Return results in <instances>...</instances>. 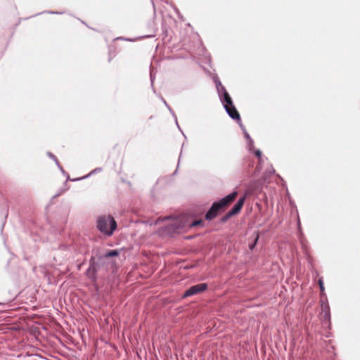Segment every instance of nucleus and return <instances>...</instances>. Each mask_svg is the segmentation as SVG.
Segmentation results:
<instances>
[{"label":"nucleus","instance_id":"obj_1","mask_svg":"<svg viewBox=\"0 0 360 360\" xmlns=\"http://www.w3.org/2000/svg\"><path fill=\"white\" fill-rule=\"evenodd\" d=\"M237 195V192H233L220 200L219 202H214L210 209L206 213L205 219L210 221L214 219L219 212L223 211L236 199Z\"/></svg>","mask_w":360,"mask_h":360},{"label":"nucleus","instance_id":"obj_2","mask_svg":"<svg viewBox=\"0 0 360 360\" xmlns=\"http://www.w3.org/2000/svg\"><path fill=\"white\" fill-rule=\"evenodd\" d=\"M97 227L103 233L110 236L117 228V223L110 215L101 216L97 220Z\"/></svg>","mask_w":360,"mask_h":360},{"label":"nucleus","instance_id":"obj_3","mask_svg":"<svg viewBox=\"0 0 360 360\" xmlns=\"http://www.w3.org/2000/svg\"><path fill=\"white\" fill-rule=\"evenodd\" d=\"M207 288L206 283H199L190 287L184 294V297H190L204 292Z\"/></svg>","mask_w":360,"mask_h":360},{"label":"nucleus","instance_id":"obj_4","mask_svg":"<svg viewBox=\"0 0 360 360\" xmlns=\"http://www.w3.org/2000/svg\"><path fill=\"white\" fill-rule=\"evenodd\" d=\"M224 108L228 112L229 115L233 120H240V114L238 113V110L236 109L235 106L233 105V103L231 105H224Z\"/></svg>","mask_w":360,"mask_h":360},{"label":"nucleus","instance_id":"obj_5","mask_svg":"<svg viewBox=\"0 0 360 360\" xmlns=\"http://www.w3.org/2000/svg\"><path fill=\"white\" fill-rule=\"evenodd\" d=\"M245 200V196L240 198L233 208L229 211L233 215H236L241 210Z\"/></svg>","mask_w":360,"mask_h":360},{"label":"nucleus","instance_id":"obj_6","mask_svg":"<svg viewBox=\"0 0 360 360\" xmlns=\"http://www.w3.org/2000/svg\"><path fill=\"white\" fill-rule=\"evenodd\" d=\"M169 230L175 231L178 229L184 227V225L180 222L179 219H173L169 224Z\"/></svg>","mask_w":360,"mask_h":360},{"label":"nucleus","instance_id":"obj_7","mask_svg":"<svg viewBox=\"0 0 360 360\" xmlns=\"http://www.w3.org/2000/svg\"><path fill=\"white\" fill-rule=\"evenodd\" d=\"M223 101L225 103L224 105H231L233 103L231 98L230 97L229 93L226 92V91L224 93V100H223Z\"/></svg>","mask_w":360,"mask_h":360},{"label":"nucleus","instance_id":"obj_8","mask_svg":"<svg viewBox=\"0 0 360 360\" xmlns=\"http://www.w3.org/2000/svg\"><path fill=\"white\" fill-rule=\"evenodd\" d=\"M119 255V252L116 250H110L108 251L105 255V257H115V256H117Z\"/></svg>","mask_w":360,"mask_h":360},{"label":"nucleus","instance_id":"obj_9","mask_svg":"<svg viewBox=\"0 0 360 360\" xmlns=\"http://www.w3.org/2000/svg\"><path fill=\"white\" fill-rule=\"evenodd\" d=\"M233 215L232 214H231V212L229 211L222 218H221V221L222 222H225L226 221L229 219H230L231 217H233Z\"/></svg>","mask_w":360,"mask_h":360},{"label":"nucleus","instance_id":"obj_10","mask_svg":"<svg viewBox=\"0 0 360 360\" xmlns=\"http://www.w3.org/2000/svg\"><path fill=\"white\" fill-rule=\"evenodd\" d=\"M202 219H199V220H196V221H193L190 226L191 227H194V226H199V225H201L202 224Z\"/></svg>","mask_w":360,"mask_h":360},{"label":"nucleus","instance_id":"obj_11","mask_svg":"<svg viewBox=\"0 0 360 360\" xmlns=\"http://www.w3.org/2000/svg\"><path fill=\"white\" fill-rule=\"evenodd\" d=\"M258 238H259V236H257V237H256V238H255V239L254 243H253L252 244H250V245H249V248H250V250H252V249L255 248V245H256V243H257V240H258Z\"/></svg>","mask_w":360,"mask_h":360},{"label":"nucleus","instance_id":"obj_12","mask_svg":"<svg viewBox=\"0 0 360 360\" xmlns=\"http://www.w3.org/2000/svg\"><path fill=\"white\" fill-rule=\"evenodd\" d=\"M319 284L320 285L321 290L323 291L324 290L323 283V281L321 279L319 280Z\"/></svg>","mask_w":360,"mask_h":360},{"label":"nucleus","instance_id":"obj_13","mask_svg":"<svg viewBox=\"0 0 360 360\" xmlns=\"http://www.w3.org/2000/svg\"><path fill=\"white\" fill-rule=\"evenodd\" d=\"M255 155H256L257 157H260V156H261V155H262V153H261V151H259V150H257V151L255 152Z\"/></svg>","mask_w":360,"mask_h":360},{"label":"nucleus","instance_id":"obj_14","mask_svg":"<svg viewBox=\"0 0 360 360\" xmlns=\"http://www.w3.org/2000/svg\"><path fill=\"white\" fill-rule=\"evenodd\" d=\"M90 271H91V269L89 268V269H88V271H87V273H89V272H90Z\"/></svg>","mask_w":360,"mask_h":360}]
</instances>
